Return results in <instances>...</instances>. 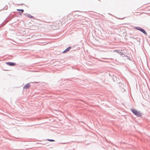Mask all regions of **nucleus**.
I'll return each instance as SVG.
<instances>
[{
	"label": "nucleus",
	"instance_id": "nucleus-3",
	"mask_svg": "<svg viewBox=\"0 0 150 150\" xmlns=\"http://www.w3.org/2000/svg\"><path fill=\"white\" fill-rule=\"evenodd\" d=\"M6 64L10 66H14L16 65L15 63L10 62L6 63Z\"/></svg>",
	"mask_w": 150,
	"mask_h": 150
},
{
	"label": "nucleus",
	"instance_id": "nucleus-4",
	"mask_svg": "<svg viewBox=\"0 0 150 150\" xmlns=\"http://www.w3.org/2000/svg\"><path fill=\"white\" fill-rule=\"evenodd\" d=\"M30 86V85L29 83H28L26 84L24 87L23 88L25 89H27L29 88Z\"/></svg>",
	"mask_w": 150,
	"mask_h": 150
},
{
	"label": "nucleus",
	"instance_id": "nucleus-9",
	"mask_svg": "<svg viewBox=\"0 0 150 150\" xmlns=\"http://www.w3.org/2000/svg\"><path fill=\"white\" fill-rule=\"evenodd\" d=\"M48 141H50V142H54V140H52V139H47V140Z\"/></svg>",
	"mask_w": 150,
	"mask_h": 150
},
{
	"label": "nucleus",
	"instance_id": "nucleus-2",
	"mask_svg": "<svg viewBox=\"0 0 150 150\" xmlns=\"http://www.w3.org/2000/svg\"><path fill=\"white\" fill-rule=\"evenodd\" d=\"M136 29L141 31L146 35H147V33L144 29L141 28H137Z\"/></svg>",
	"mask_w": 150,
	"mask_h": 150
},
{
	"label": "nucleus",
	"instance_id": "nucleus-1",
	"mask_svg": "<svg viewBox=\"0 0 150 150\" xmlns=\"http://www.w3.org/2000/svg\"><path fill=\"white\" fill-rule=\"evenodd\" d=\"M131 110L132 112L136 115L140 117L141 116V114L140 112L139 111L134 109H131Z\"/></svg>",
	"mask_w": 150,
	"mask_h": 150
},
{
	"label": "nucleus",
	"instance_id": "nucleus-7",
	"mask_svg": "<svg viewBox=\"0 0 150 150\" xmlns=\"http://www.w3.org/2000/svg\"><path fill=\"white\" fill-rule=\"evenodd\" d=\"M28 17L30 18H32L33 16L30 14H28L27 16Z\"/></svg>",
	"mask_w": 150,
	"mask_h": 150
},
{
	"label": "nucleus",
	"instance_id": "nucleus-8",
	"mask_svg": "<svg viewBox=\"0 0 150 150\" xmlns=\"http://www.w3.org/2000/svg\"><path fill=\"white\" fill-rule=\"evenodd\" d=\"M17 11H20L22 13H23L24 12V10L23 9H17Z\"/></svg>",
	"mask_w": 150,
	"mask_h": 150
},
{
	"label": "nucleus",
	"instance_id": "nucleus-10",
	"mask_svg": "<svg viewBox=\"0 0 150 150\" xmlns=\"http://www.w3.org/2000/svg\"><path fill=\"white\" fill-rule=\"evenodd\" d=\"M114 52L118 53L119 51H118L117 50H114Z\"/></svg>",
	"mask_w": 150,
	"mask_h": 150
},
{
	"label": "nucleus",
	"instance_id": "nucleus-6",
	"mask_svg": "<svg viewBox=\"0 0 150 150\" xmlns=\"http://www.w3.org/2000/svg\"><path fill=\"white\" fill-rule=\"evenodd\" d=\"M52 27H53L54 26V27H55V28H58L59 27V25L58 24H57L56 23H54L52 25Z\"/></svg>",
	"mask_w": 150,
	"mask_h": 150
},
{
	"label": "nucleus",
	"instance_id": "nucleus-5",
	"mask_svg": "<svg viewBox=\"0 0 150 150\" xmlns=\"http://www.w3.org/2000/svg\"><path fill=\"white\" fill-rule=\"evenodd\" d=\"M71 48V47H68L67 49H66L65 50H64L63 52V53H65L69 51Z\"/></svg>",
	"mask_w": 150,
	"mask_h": 150
}]
</instances>
